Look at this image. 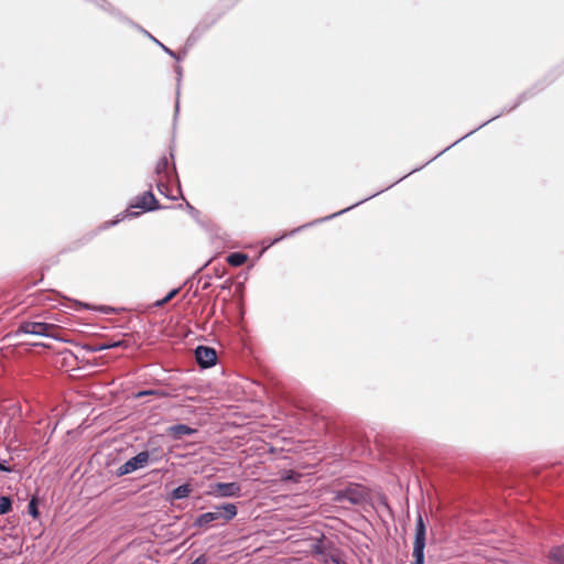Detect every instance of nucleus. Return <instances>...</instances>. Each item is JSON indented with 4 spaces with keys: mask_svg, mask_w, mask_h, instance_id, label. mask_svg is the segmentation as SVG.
<instances>
[{
    "mask_svg": "<svg viewBox=\"0 0 564 564\" xmlns=\"http://www.w3.org/2000/svg\"><path fill=\"white\" fill-rule=\"evenodd\" d=\"M174 72L176 74V80H177V89H176V101H175V109H174V120H176L178 112H180V85L183 77V68L181 65L174 66Z\"/></svg>",
    "mask_w": 564,
    "mask_h": 564,
    "instance_id": "obj_26",
    "label": "nucleus"
},
{
    "mask_svg": "<svg viewBox=\"0 0 564 564\" xmlns=\"http://www.w3.org/2000/svg\"><path fill=\"white\" fill-rule=\"evenodd\" d=\"M303 474L295 469H282L280 471V480L282 482L297 484L301 481Z\"/></svg>",
    "mask_w": 564,
    "mask_h": 564,
    "instance_id": "obj_24",
    "label": "nucleus"
},
{
    "mask_svg": "<svg viewBox=\"0 0 564 564\" xmlns=\"http://www.w3.org/2000/svg\"><path fill=\"white\" fill-rule=\"evenodd\" d=\"M214 511L217 512L219 518L226 523L236 518L238 508L234 502H223L214 506Z\"/></svg>",
    "mask_w": 564,
    "mask_h": 564,
    "instance_id": "obj_14",
    "label": "nucleus"
},
{
    "mask_svg": "<svg viewBox=\"0 0 564 564\" xmlns=\"http://www.w3.org/2000/svg\"><path fill=\"white\" fill-rule=\"evenodd\" d=\"M128 207L130 210H134L139 208L141 214L143 213H152L165 208H182L183 205L180 204L177 206H163L160 200L155 197L152 192V186L148 191H144L142 194L135 196L129 204Z\"/></svg>",
    "mask_w": 564,
    "mask_h": 564,
    "instance_id": "obj_6",
    "label": "nucleus"
},
{
    "mask_svg": "<svg viewBox=\"0 0 564 564\" xmlns=\"http://www.w3.org/2000/svg\"><path fill=\"white\" fill-rule=\"evenodd\" d=\"M395 184H397V183L394 182V183L390 184L389 186H387V187H384V188H382V189H380V191H378V192H376V193H373V194H371V195H369V196H367V197H365V198H362V199H360V200L356 202L355 204H352V205H350V206H348V207H346V208H344V209H341V210H339V212H336V213L330 214V215H328V216L321 217V218H317V219L312 220V221H310V223H306V224H304V225H302V226H299V227H296V228L292 229L291 231L283 232L281 236L275 237V238L271 241L270 246H273V245H275V243H278V242L282 241V240H283V239H285V238L292 237V236H294L295 234H297V232H300V231L304 230L305 228H308V227L315 226V225H317V224H322V223L328 221V220H330V219H334V218H336V217H338V216H340V215H343V214H345V213H347V212H349V210L354 209L355 207H357V206H359V205H361V204L366 203L367 200H369V199H371V198H373V197L378 196L379 194H381V193H383L384 191H387V189L391 188V187H392L393 185H395Z\"/></svg>",
    "mask_w": 564,
    "mask_h": 564,
    "instance_id": "obj_3",
    "label": "nucleus"
},
{
    "mask_svg": "<svg viewBox=\"0 0 564 564\" xmlns=\"http://www.w3.org/2000/svg\"><path fill=\"white\" fill-rule=\"evenodd\" d=\"M427 540V524L422 511L416 512L414 539L412 549V564H425V547Z\"/></svg>",
    "mask_w": 564,
    "mask_h": 564,
    "instance_id": "obj_4",
    "label": "nucleus"
},
{
    "mask_svg": "<svg viewBox=\"0 0 564 564\" xmlns=\"http://www.w3.org/2000/svg\"><path fill=\"white\" fill-rule=\"evenodd\" d=\"M547 557L550 564H564V543L552 546Z\"/></svg>",
    "mask_w": 564,
    "mask_h": 564,
    "instance_id": "obj_22",
    "label": "nucleus"
},
{
    "mask_svg": "<svg viewBox=\"0 0 564 564\" xmlns=\"http://www.w3.org/2000/svg\"><path fill=\"white\" fill-rule=\"evenodd\" d=\"M13 509V498L9 495H0V516L9 514Z\"/></svg>",
    "mask_w": 564,
    "mask_h": 564,
    "instance_id": "obj_28",
    "label": "nucleus"
},
{
    "mask_svg": "<svg viewBox=\"0 0 564 564\" xmlns=\"http://www.w3.org/2000/svg\"><path fill=\"white\" fill-rule=\"evenodd\" d=\"M180 291H181V286L170 290L162 299L155 301L154 306L155 307L164 306L165 304L171 302L180 293Z\"/></svg>",
    "mask_w": 564,
    "mask_h": 564,
    "instance_id": "obj_30",
    "label": "nucleus"
},
{
    "mask_svg": "<svg viewBox=\"0 0 564 564\" xmlns=\"http://www.w3.org/2000/svg\"><path fill=\"white\" fill-rule=\"evenodd\" d=\"M149 464L150 454L148 452H140L119 466L113 474L116 477L120 478L139 469L145 468Z\"/></svg>",
    "mask_w": 564,
    "mask_h": 564,
    "instance_id": "obj_8",
    "label": "nucleus"
},
{
    "mask_svg": "<svg viewBox=\"0 0 564 564\" xmlns=\"http://www.w3.org/2000/svg\"><path fill=\"white\" fill-rule=\"evenodd\" d=\"M209 495L216 498H240L242 496V487L237 481L215 482L209 487Z\"/></svg>",
    "mask_w": 564,
    "mask_h": 564,
    "instance_id": "obj_9",
    "label": "nucleus"
},
{
    "mask_svg": "<svg viewBox=\"0 0 564 564\" xmlns=\"http://www.w3.org/2000/svg\"><path fill=\"white\" fill-rule=\"evenodd\" d=\"M185 207H186L187 212L189 213V215L195 220H197L200 215V212L196 207H194L192 204H189L188 202L185 203Z\"/></svg>",
    "mask_w": 564,
    "mask_h": 564,
    "instance_id": "obj_38",
    "label": "nucleus"
},
{
    "mask_svg": "<svg viewBox=\"0 0 564 564\" xmlns=\"http://www.w3.org/2000/svg\"><path fill=\"white\" fill-rule=\"evenodd\" d=\"M174 151V145H170V158L172 160L171 166L169 158L163 155L159 159L154 167V174L156 176H164L167 182L174 183L177 186L180 194H182L181 180L176 171ZM181 197H183V195H181Z\"/></svg>",
    "mask_w": 564,
    "mask_h": 564,
    "instance_id": "obj_7",
    "label": "nucleus"
},
{
    "mask_svg": "<svg viewBox=\"0 0 564 564\" xmlns=\"http://www.w3.org/2000/svg\"><path fill=\"white\" fill-rule=\"evenodd\" d=\"M248 259L249 257L247 253L241 251H234L227 256L226 261L229 265L237 268L245 264Z\"/></svg>",
    "mask_w": 564,
    "mask_h": 564,
    "instance_id": "obj_23",
    "label": "nucleus"
},
{
    "mask_svg": "<svg viewBox=\"0 0 564 564\" xmlns=\"http://www.w3.org/2000/svg\"><path fill=\"white\" fill-rule=\"evenodd\" d=\"M554 78L550 79V80H546V79H543V80H539L536 83H534L530 88H528L527 90L522 91L516 99V101L511 105V106H506L502 108V110L500 112H498L497 115H495L494 117H491L490 119L486 120L485 122H482L481 124H479L478 127H476L475 129L470 130L469 132H467L466 134H464L463 137H460L459 139H457L456 141H454L452 144H449L448 147H446L444 150H442L441 152H438L436 155H434L432 159H430L426 163H424L423 165L419 166V167H415L413 169L411 172H409L406 175L400 177L398 181H395V183L398 184L399 182H401L402 180H404L408 175H411L412 173H415L420 170H422L425 165L430 164L431 162H433L434 160H436L437 158H440L443 153H445L447 150H449L451 148L455 147L456 144H458L460 141H463L464 139L470 137L471 134H474L476 131L480 130L481 128H484L485 126H487L488 123H490L491 121L498 119L499 117H501L502 115L505 113H509L511 111H513L514 109H517L521 104H523L524 101L533 98L535 95H538L540 91L544 90L552 82H553Z\"/></svg>",
    "mask_w": 564,
    "mask_h": 564,
    "instance_id": "obj_1",
    "label": "nucleus"
},
{
    "mask_svg": "<svg viewBox=\"0 0 564 564\" xmlns=\"http://www.w3.org/2000/svg\"><path fill=\"white\" fill-rule=\"evenodd\" d=\"M34 346H41V347H44L45 345L43 343H37L35 344Z\"/></svg>",
    "mask_w": 564,
    "mask_h": 564,
    "instance_id": "obj_40",
    "label": "nucleus"
},
{
    "mask_svg": "<svg viewBox=\"0 0 564 564\" xmlns=\"http://www.w3.org/2000/svg\"><path fill=\"white\" fill-rule=\"evenodd\" d=\"M332 550H335L332 542L326 543L324 540H317L313 544V553L323 556V560L329 555Z\"/></svg>",
    "mask_w": 564,
    "mask_h": 564,
    "instance_id": "obj_21",
    "label": "nucleus"
},
{
    "mask_svg": "<svg viewBox=\"0 0 564 564\" xmlns=\"http://www.w3.org/2000/svg\"><path fill=\"white\" fill-rule=\"evenodd\" d=\"M156 188L160 192V194L164 195L166 198L176 200V196H172L170 193V189L164 185L162 181L156 182Z\"/></svg>",
    "mask_w": 564,
    "mask_h": 564,
    "instance_id": "obj_35",
    "label": "nucleus"
},
{
    "mask_svg": "<svg viewBox=\"0 0 564 564\" xmlns=\"http://www.w3.org/2000/svg\"><path fill=\"white\" fill-rule=\"evenodd\" d=\"M138 31H140L142 34H144L147 37H149L152 42H154L161 50L174 58L176 62H181L186 56V48H182L180 52H175L171 50L169 46L163 44L161 41H159L156 37H154L150 32H148L145 29H143L141 25L135 23V25H132Z\"/></svg>",
    "mask_w": 564,
    "mask_h": 564,
    "instance_id": "obj_11",
    "label": "nucleus"
},
{
    "mask_svg": "<svg viewBox=\"0 0 564 564\" xmlns=\"http://www.w3.org/2000/svg\"><path fill=\"white\" fill-rule=\"evenodd\" d=\"M193 492V486L189 482H184L182 485H178L177 487L173 488L169 495L167 499L170 501L175 500H182L189 497V495Z\"/></svg>",
    "mask_w": 564,
    "mask_h": 564,
    "instance_id": "obj_17",
    "label": "nucleus"
},
{
    "mask_svg": "<svg viewBox=\"0 0 564 564\" xmlns=\"http://www.w3.org/2000/svg\"><path fill=\"white\" fill-rule=\"evenodd\" d=\"M207 265V263H205L203 267H200L191 278H188L185 282H184V286H187L188 285V289L191 290L193 286H194V283L196 281V284H202V290H207L212 283H210V276L209 275H206V276H200L197 279V274Z\"/></svg>",
    "mask_w": 564,
    "mask_h": 564,
    "instance_id": "obj_19",
    "label": "nucleus"
},
{
    "mask_svg": "<svg viewBox=\"0 0 564 564\" xmlns=\"http://www.w3.org/2000/svg\"><path fill=\"white\" fill-rule=\"evenodd\" d=\"M218 520H221V519L219 518L217 512H215L214 510L207 511V512L198 514L195 518L192 527L199 528V529H207V528L213 527V524Z\"/></svg>",
    "mask_w": 564,
    "mask_h": 564,
    "instance_id": "obj_15",
    "label": "nucleus"
},
{
    "mask_svg": "<svg viewBox=\"0 0 564 564\" xmlns=\"http://www.w3.org/2000/svg\"><path fill=\"white\" fill-rule=\"evenodd\" d=\"M197 432L196 429L185 423H176L166 429V434L174 441H181L185 436H192Z\"/></svg>",
    "mask_w": 564,
    "mask_h": 564,
    "instance_id": "obj_12",
    "label": "nucleus"
},
{
    "mask_svg": "<svg viewBox=\"0 0 564 564\" xmlns=\"http://www.w3.org/2000/svg\"><path fill=\"white\" fill-rule=\"evenodd\" d=\"M148 395H155V397H159V398H166L169 397V393L164 390H161V389H144V390H139L135 394H134V398L135 399H141V398H144V397H148Z\"/></svg>",
    "mask_w": 564,
    "mask_h": 564,
    "instance_id": "obj_29",
    "label": "nucleus"
},
{
    "mask_svg": "<svg viewBox=\"0 0 564 564\" xmlns=\"http://www.w3.org/2000/svg\"><path fill=\"white\" fill-rule=\"evenodd\" d=\"M43 280V275L41 276L40 280L35 281V282H32L30 283L26 288H30V286H33V285H36L39 282H41Z\"/></svg>",
    "mask_w": 564,
    "mask_h": 564,
    "instance_id": "obj_39",
    "label": "nucleus"
},
{
    "mask_svg": "<svg viewBox=\"0 0 564 564\" xmlns=\"http://www.w3.org/2000/svg\"><path fill=\"white\" fill-rule=\"evenodd\" d=\"M144 452H148L150 454V464L158 463L162 458V449L160 447H155L150 451L145 449Z\"/></svg>",
    "mask_w": 564,
    "mask_h": 564,
    "instance_id": "obj_33",
    "label": "nucleus"
},
{
    "mask_svg": "<svg viewBox=\"0 0 564 564\" xmlns=\"http://www.w3.org/2000/svg\"><path fill=\"white\" fill-rule=\"evenodd\" d=\"M324 562L325 563L332 562L334 564H346V562L341 558V555L339 554V552L337 550L335 553L330 552L329 555L324 558Z\"/></svg>",
    "mask_w": 564,
    "mask_h": 564,
    "instance_id": "obj_34",
    "label": "nucleus"
},
{
    "mask_svg": "<svg viewBox=\"0 0 564 564\" xmlns=\"http://www.w3.org/2000/svg\"><path fill=\"white\" fill-rule=\"evenodd\" d=\"M29 297H33L32 301H30V304H37V305H42L47 302L55 301L56 297L64 299L70 303L73 301L72 299L66 297L63 294H61L59 292H56L54 290H51L50 293H47L46 291H39V292L30 295Z\"/></svg>",
    "mask_w": 564,
    "mask_h": 564,
    "instance_id": "obj_13",
    "label": "nucleus"
},
{
    "mask_svg": "<svg viewBox=\"0 0 564 564\" xmlns=\"http://www.w3.org/2000/svg\"><path fill=\"white\" fill-rule=\"evenodd\" d=\"M13 471L14 468L10 465L9 459L0 458V473L11 474Z\"/></svg>",
    "mask_w": 564,
    "mask_h": 564,
    "instance_id": "obj_36",
    "label": "nucleus"
},
{
    "mask_svg": "<svg viewBox=\"0 0 564 564\" xmlns=\"http://www.w3.org/2000/svg\"><path fill=\"white\" fill-rule=\"evenodd\" d=\"M203 35L199 34L198 31H195L193 29V31L191 32V34L188 35L186 42H185V46L183 48H186V51L192 47L193 45H195L197 43V41L202 37Z\"/></svg>",
    "mask_w": 564,
    "mask_h": 564,
    "instance_id": "obj_32",
    "label": "nucleus"
},
{
    "mask_svg": "<svg viewBox=\"0 0 564 564\" xmlns=\"http://www.w3.org/2000/svg\"><path fill=\"white\" fill-rule=\"evenodd\" d=\"M69 308H73L75 311H82V310H88V311H97L102 314H111L116 312V308L109 305H98L94 306L89 303H84L78 300L72 301V305H66Z\"/></svg>",
    "mask_w": 564,
    "mask_h": 564,
    "instance_id": "obj_16",
    "label": "nucleus"
},
{
    "mask_svg": "<svg viewBox=\"0 0 564 564\" xmlns=\"http://www.w3.org/2000/svg\"><path fill=\"white\" fill-rule=\"evenodd\" d=\"M220 18V13L208 12L194 28L204 35Z\"/></svg>",
    "mask_w": 564,
    "mask_h": 564,
    "instance_id": "obj_18",
    "label": "nucleus"
},
{
    "mask_svg": "<svg viewBox=\"0 0 564 564\" xmlns=\"http://www.w3.org/2000/svg\"><path fill=\"white\" fill-rule=\"evenodd\" d=\"M377 501L384 508L387 509L389 512H392V509L390 507V503H389V500H388V497L384 495V494H380L378 495L377 497Z\"/></svg>",
    "mask_w": 564,
    "mask_h": 564,
    "instance_id": "obj_37",
    "label": "nucleus"
},
{
    "mask_svg": "<svg viewBox=\"0 0 564 564\" xmlns=\"http://www.w3.org/2000/svg\"><path fill=\"white\" fill-rule=\"evenodd\" d=\"M140 215H141V212L130 210L129 207H127V209L124 212L118 214L113 219L106 221L102 225V228L106 229V228L113 227V226L118 225L119 223H121L122 220H124L126 218H137Z\"/></svg>",
    "mask_w": 564,
    "mask_h": 564,
    "instance_id": "obj_20",
    "label": "nucleus"
},
{
    "mask_svg": "<svg viewBox=\"0 0 564 564\" xmlns=\"http://www.w3.org/2000/svg\"><path fill=\"white\" fill-rule=\"evenodd\" d=\"M332 501L341 503L349 502L352 506H361L370 501L369 489L359 482H348L345 487L332 490Z\"/></svg>",
    "mask_w": 564,
    "mask_h": 564,
    "instance_id": "obj_2",
    "label": "nucleus"
},
{
    "mask_svg": "<svg viewBox=\"0 0 564 564\" xmlns=\"http://www.w3.org/2000/svg\"><path fill=\"white\" fill-rule=\"evenodd\" d=\"M59 326L46 323V322H32V321H22L17 329V335L25 334V335H36L41 337L52 338L57 341H65L62 337L58 336L57 332L59 330Z\"/></svg>",
    "mask_w": 564,
    "mask_h": 564,
    "instance_id": "obj_5",
    "label": "nucleus"
},
{
    "mask_svg": "<svg viewBox=\"0 0 564 564\" xmlns=\"http://www.w3.org/2000/svg\"><path fill=\"white\" fill-rule=\"evenodd\" d=\"M195 358L197 365L202 369H208L214 367L218 360L216 349L214 347L206 345H198L195 348Z\"/></svg>",
    "mask_w": 564,
    "mask_h": 564,
    "instance_id": "obj_10",
    "label": "nucleus"
},
{
    "mask_svg": "<svg viewBox=\"0 0 564 564\" xmlns=\"http://www.w3.org/2000/svg\"><path fill=\"white\" fill-rule=\"evenodd\" d=\"M119 346H121L120 341H109L107 344L96 345V346L87 345V346H85V348L90 352H97V351H101L105 349H110V348H115V347H119Z\"/></svg>",
    "mask_w": 564,
    "mask_h": 564,
    "instance_id": "obj_31",
    "label": "nucleus"
},
{
    "mask_svg": "<svg viewBox=\"0 0 564 564\" xmlns=\"http://www.w3.org/2000/svg\"><path fill=\"white\" fill-rule=\"evenodd\" d=\"M519 480L516 475H499L494 479V482L499 487H511L514 486Z\"/></svg>",
    "mask_w": 564,
    "mask_h": 564,
    "instance_id": "obj_27",
    "label": "nucleus"
},
{
    "mask_svg": "<svg viewBox=\"0 0 564 564\" xmlns=\"http://www.w3.org/2000/svg\"><path fill=\"white\" fill-rule=\"evenodd\" d=\"M40 503H41V499L37 494L32 495L30 497V500L28 503V513L34 520H39L41 518V512L39 509Z\"/></svg>",
    "mask_w": 564,
    "mask_h": 564,
    "instance_id": "obj_25",
    "label": "nucleus"
}]
</instances>
